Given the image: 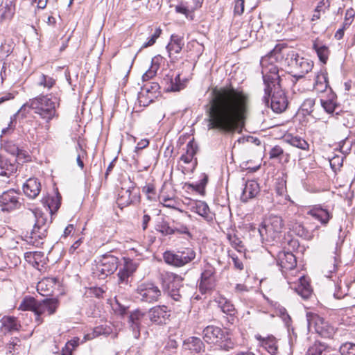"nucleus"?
<instances>
[{
    "instance_id": "obj_46",
    "label": "nucleus",
    "mask_w": 355,
    "mask_h": 355,
    "mask_svg": "<svg viewBox=\"0 0 355 355\" xmlns=\"http://www.w3.org/2000/svg\"><path fill=\"white\" fill-rule=\"evenodd\" d=\"M25 257L33 266L38 268L40 263L42 262L44 258V253L41 252H30L26 253Z\"/></svg>"
},
{
    "instance_id": "obj_24",
    "label": "nucleus",
    "mask_w": 355,
    "mask_h": 355,
    "mask_svg": "<svg viewBox=\"0 0 355 355\" xmlns=\"http://www.w3.org/2000/svg\"><path fill=\"white\" fill-rule=\"evenodd\" d=\"M278 265L283 270H292L296 266V259L295 255L289 252H280L278 254Z\"/></svg>"
},
{
    "instance_id": "obj_17",
    "label": "nucleus",
    "mask_w": 355,
    "mask_h": 355,
    "mask_svg": "<svg viewBox=\"0 0 355 355\" xmlns=\"http://www.w3.org/2000/svg\"><path fill=\"white\" fill-rule=\"evenodd\" d=\"M306 214L318 220L324 226H326L333 217L332 213L321 205L311 207L307 210Z\"/></svg>"
},
{
    "instance_id": "obj_39",
    "label": "nucleus",
    "mask_w": 355,
    "mask_h": 355,
    "mask_svg": "<svg viewBox=\"0 0 355 355\" xmlns=\"http://www.w3.org/2000/svg\"><path fill=\"white\" fill-rule=\"evenodd\" d=\"M60 195L57 193L56 196L51 198H46L42 199L44 204L46 205L51 214L56 211L60 206Z\"/></svg>"
},
{
    "instance_id": "obj_56",
    "label": "nucleus",
    "mask_w": 355,
    "mask_h": 355,
    "mask_svg": "<svg viewBox=\"0 0 355 355\" xmlns=\"http://www.w3.org/2000/svg\"><path fill=\"white\" fill-rule=\"evenodd\" d=\"M117 275L119 277V284L128 285V278L132 275L122 268H120Z\"/></svg>"
},
{
    "instance_id": "obj_64",
    "label": "nucleus",
    "mask_w": 355,
    "mask_h": 355,
    "mask_svg": "<svg viewBox=\"0 0 355 355\" xmlns=\"http://www.w3.org/2000/svg\"><path fill=\"white\" fill-rule=\"evenodd\" d=\"M232 259L235 268L241 270L243 269V264L242 261L234 254H230Z\"/></svg>"
},
{
    "instance_id": "obj_57",
    "label": "nucleus",
    "mask_w": 355,
    "mask_h": 355,
    "mask_svg": "<svg viewBox=\"0 0 355 355\" xmlns=\"http://www.w3.org/2000/svg\"><path fill=\"white\" fill-rule=\"evenodd\" d=\"M161 32L162 31L160 28H157L155 33L149 38L148 42H144L142 44L141 48H147L148 46H153L155 43L156 40L159 37Z\"/></svg>"
},
{
    "instance_id": "obj_51",
    "label": "nucleus",
    "mask_w": 355,
    "mask_h": 355,
    "mask_svg": "<svg viewBox=\"0 0 355 355\" xmlns=\"http://www.w3.org/2000/svg\"><path fill=\"white\" fill-rule=\"evenodd\" d=\"M315 100L313 98L306 99L301 105V110L306 114H310L313 110Z\"/></svg>"
},
{
    "instance_id": "obj_37",
    "label": "nucleus",
    "mask_w": 355,
    "mask_h": 355,
    "mask_svg": "<svg viewBox=\"0 0 355 355\" xmlns=\"http://www.w3.org/2000/svg\"><path fill=\"white\" fill-rule=\"evenodd\" d=\"M290 230H292L296 235L306 240L312 239V234L310 233L304 226L300 223H295L293 225H289Z\"/></svg>"
},
{
    "instance_id": "obj_47",
    "label": "nucleus",
    "mask_w": 355,
    "mask_h": 355,
    "mask_svg": "<svg viewBox=\"0 0 355 355\" xmlns=\"http://www.w3.org/2000/svg\"><path fill=\"white\" fill-rule=\"evenodd\" d=\"M166 306H155L150 311V320L155 322H159L161 318H164L166 313Z\"/></svg>"
},
{
    "instance_id": "obj_42",
    "label": "nucleus",
    "mask_w": 355,
    "mask_h": 355,
    "mask_svg": "<svg viewBox=\"0 0 355 355\" xmlns=\"http://www.w3.org/2000/svg\"><path fill=\"white\" fill-rule=\"evenodd\" d=\"M79 341L80 339L78 337L69 340L62 348L61 355H73V352L79 345Z\"/></svg>"
},
{
    "instance_id": "obj_10",
    "label": "nucleus",
    "mask_w": 355,
    "mask_h": 355,
    "mask_svg": "<svg viewBox=\"0 0 355 355\" xmlns=\"http://www.w3.org/2000/svg\"><path fill=\"white\" fill-rule=\"evenodd\" d=\"M307 324L309 331H315L322 337L329 338L334 334V329L328 322L317 314L308 313Z\"/></svg>"
},
{
    "instance_id": "obj_19",
    "label": "nucleus",
    "mask_w": 355,
    "mask_h": 355,
    "mask_svg": "<svg viewBox=\"0 0 355 355\" xmlns=\"http://www.w3.org/2000/svg\"><path fill=\"white\" fill-rule=\"evenodd\" d=\"M17 170L16 158L0 155V175L9 177Z\"/></svg>"
},
{
    "instance_id": "obj_61",
    "label": "nucleus",
    "mask_w": 355,
    "mask_h": 355,
    "mask_svg": "<svg viewBox=\"0 0 355 355\" xmlns=\"http://www.w3.org/2000/svg\"><path fill=\"white\" fill-rule=\"evenodd\" d=\"M284 150L279 146H274L270 151L269 155L270 159L281 158L284 155Z\"/></svg>"
},
{
    "instance_id": "obj_48",
    "label": "nucleus",
    "mask_w": 355,
    "mask_h": 355,
    "mask_svg": "<svg viewBox=\"0 0 355 355\" xmlns=\"http://www.w3.org/2000/svg\"><path fill=\"white\" fill-rule=\"evenodd\" d=\"M227 239L229 240L231 245L239 252L241 253L244 250V247L242 243L241 240L236 235V234H228Z\"/></svg>"
},
{
    "instance_id": "obj_15",
    "label": "nucleus",
    "mask_w": 355,
    "mask_h": 355,
    "mask_svg": "<svg viewBox=\"0 0 355 355\" xmlns=\"http://www.w3.org/2000/svg\"><path fill=\"white\" fill-rule=\"evenodd\" d=\"M0 207L2 211H10L20 208L19 193L14 189L3 192L0 196Z\"/></svg>"
},
{
    "instance_id": "obj_49",
    "label": "nucleus",
    "mask_w": 355,
    "mask_h": 355,
    "mask_svg": "<svg viewBox=\"0 0 355 355\" xmlns=\"http://www.w3.org/2000/svg\"><path fill=\"white\" fill-rule=\"evenodd\" d=\"M326 347L320 343H315L307 350L306 355H322Z\"/></svg>"
},
{
    "instance_id": "obj_44",
    "label": "nucleus",
    "mask_w": 355,
    "mask_h": 355,
    "mask_svg": "<svg viewBox=\"0 0 355 355\" xmlns=\"http://www.w3.org/2000/svg\"><path fill=\"white\" fill-rule=\"evenodd\" d=\"M156 230L164 236L171 235L175 233V230L169 225V223L162 220L156 225Z\"/></svg>"
},
{
    "instance_id": "obj_45",
    "label": "nucleus",
    "mask_w": 355,
    "mask_h": 355,
    "mask_svg": "<svg viewBox=\"0 0 355 355\" xmlns=\"http://www.w3.org/2000/svg\"><path fill=\"white\" fill-rule=\"evenodd\" d=\"M286 141L291 146L300 148L302 150H306L309 148V144L300 137L291 136L286 138Z\"/></svg>"
},
{
    "instance_id": "obj_53",
    "label": "nucleus",
    "mask_w": 355,
    "mask_h": 355,
    "mask_svg": "<svg viewBox=\"0 0 355 355\" xmlns=\"http://www.w3.org/2000/svg\"><path fill=\"white\" fill-rule=\"evenodd\" d=\"M340 352L342 355H355V344L346 343L341 345Z\"/></svg>"
},
{
    "instance_id": "obj_34",
    "label": "nucleus",
    "mask_w": 355,
    "mask_h": 355,
    "mask_svg": "<svg viewBox=\"0 0 355 355\" xmlns=\"http://www.w3.org/2000/svg\"><path fill=\"white\" fill-rule=\"evenodd\" d=\"M276 198L281 197L280 202H288L289 196L287 194L286 182L280 180L277 182L275 188V193L272 194Z\"/></svg>"
},
{
    "instance_id": "obj_26",
    "label": "nucleus",
    "mask_w": 355,
    "mask_h": 355,
    "mask_svg": "<svg viewBox=\"0 0 355 355\" xmlns=\"http://www.w3.org/2000/svg\"><path fill=\"white\" fill-rule=\"evenodd\" d=\"M259 192V184L254 180H248L245 184L241 196L243 202H247L249 199L254 198Z\"/></svg>"
},
{
    "instance_id": "obj_11",
    "label": "nucleus",
    "mask_w": 355,
    "mask_h": 355,
    "mask_svg": "<svg viewBox=\"0 0 355 355\" xmlns=\"http://www.w3.org/2000/svg\"><path fill=\"white\" fill-rule=\"evenodd\" d=\"M344 240L345 236L339 234L335 242L334 255L327 259L322 264V272L327 277H330L331 274L336 272L338 265L340 262V253Z\"/></svg>"
},
{
    "instance_id": "obj_54",
    "label": "nucleus",
    "mask_w": 355,
    "mask_h": 355,
    "mask_svg": "<svg viewBox=\"0 0 355 355\" xmlns=\"http://www.w3.org/2000/svg\"><path fill=\"white\" fill-rule=\"evenodd\" d=\"M138 263L130 259H124V266L123 268L127 270L131 275L137 270Z\"/></svg>"
},
{
    "instance_id": "obj_4",
    "label": "nucleus",
    "mask_w": 355,
    "mask_h": 355,
    "mask_svg": "<svg viewBox=\"0 0 355 355\" xmlns=\"http://www.w3.org/2000/svg\"><path fill=\"white\" fill-rule=\"evenodd\" d=\"M284 227V223L282 218L270 214L263 221L259 228V232L263 240L270 242L280 238Z\"/></svg>"
},
{
    "instance_id": "obj_58",
    "label": "nucleus",
    "mask_w": 355,
    "mask_h": 355,
    "mask_svg": "<svg viewBox=\"0 0 355 355\" xmlns=\"http://www.w3.org/2000/svg\"><path fill=\"white\" fill-rule=\"evenodd\" d=\"M175 10L177 13L182 14L186 17H188L191 12V10L187 6V3L184 2H181L178 5L175 6Z\"/></svg>"
},
{
    "instance_id": "obj_21",
    "label": "nucleus",
    "mask_w": 355,
    "mask_h": 355,
    "mask_svg": "<svg viewBox=\"0 0 355 355\" xmlns=\"http://www.w3.org/2000/svg\"><path fill=\"white\" fill-rule=\"evenodd\" d=\"M24 194L32 199L35 198L41 191L40 182L35 178H31L23 185Z\"/></svg>"
},
{
    "instance_id": "obj_41",
    "label": "nucleus",
    "mask_w": 355,
    "mask_h": 355,
    "mask_svg": "<svg viewBox=\"0 0 355 355\" xmlns=\"http://www.w3.org/2000/svg\"><path fill=\"white\" fill-rule=\"evenodd\" d=\"M36 83L38 86L50 89L55 84V80L47 75L40 73L37 77Z\"/></svg>"
},
{
    "instance_id": "obj_12",
    "label": "nucleus",
    "mask_w": 355,
    "mask_h": 355,
    "mask_svg": "<svg viewBox=\"0 0 355 355\" xmlns=\"http://www.w3.org/2000/svg\"><path fill=\"white\" fill-rule=\"evenodd\" d=\"M203 340L207 344L220 345L227 340V334L220 327L208 325L202 332Z\"/></svg>"
},
{
    "instance_id": "obj_2",
    "label": "nucleus",
    "mask_w": 355,
    "mask_h": 355,
    "mask_svg": "<svg viewBox=\"0 0 355 355\" xmlns=\"http://www.w3.org/2000/svg\"><path fill=\"white\" fill-rule=\"evenodd\" d=\"M58 103L55 98H53L48 95L39 96L31 99L28 103L23 105L18 112L10 118V123L8 127L3 128L1 131V135L10 134L15 128L14 121L17 115L26 116V112L28 108L34 110V112L38 114L46 123H49L56 116V107Z\"/></svg>"
},
{
    "instance_id": "obj_22",
    "label": "nucleus",
    "mask_w": 355,
    "mask_h": 355,
    "mask_svg": "<svg viewBox=\"0 0 355 355\" xmlns=\"http://www.w3.org/2000/svg\"><path fill=\"white\" fill-rule=\"evenodd\" d=\"M183 347L192 354H199L205 350V345L203 341L200 338L196 336H191L186 339L183 343Z\"/></svg>"
},
{
    "instance_id": "obj_7",
    "label": "nucleus",
    "mask_w": 355,
    "mask_h": 355,
    "mask_svg": "<svg viewBox=\"0 0 355 355\" xmlns=\"http://www.w3.org/2000/svg\"><path fill=\"white\" fill-rule=\"evenodd\" d=\"M286 60L288 64L292 69V72L294 73L293 78H295L296 80L304 78L306 73L311 71L313 66L312 61L300 57L298 53L294 51H291L287 54Z\"/></svg>"
},
{
    "instance_id": "obj_55",
    "label": "nucleus",
    "mask_w": 355,
    "mask_h": 355,
    "mask_svg": "<svg viewBox=\"0 0 355 355\" xmlns=\"http://www.w3.org/2000/svg\"><path fill=\"white\" fill-rule=\"evenodd\" d=\"M159 199L163 202L164 206L170 208L175 207V200L173 198H166V195L164 194L163 191L159 194Z\"/></svg>"
},
{
    "instance_id": "obj_31",
    "label": "nucleus",
    "mask_w": 355,
    "mask_h": 355,
    "mask_svg": "<svg viewBox=\"0 0 355 355\" xmlns=\"http://www.w3.org/2000/svg\"><path fill=\"white\" fill-rule=\"evenodd\" d=\"M328 86L327 73L321 71L315 76L313 89L317 92H323L327 89Z\"/></svg>"
},
{
    "instance_id": "obj_5",
    "label": "nucleus",
    "mask_w": 355,
    "mask_h": 355,
    "mask_svg": "<svg viewBox=\"0 0 355 355\" xmlns=\"http://www.w3.org/2000/svg\"><path fill=\"white\" fill-rule=\"evenodd\" d=\"M35 218V223L31 232L28 243L36 247L43 244V240L47 235L49 225L51 223L48 220L46 214L39 209L31 210Z\"/></svg>"
},
{
    "instance_id": "obj_14",
    "label": "nucleus",
    "mask_w": 355,
    "mask_h": 355,
    "mask_svg": "<svg viewBox=\"0 0 355 355\" xmlns=\"http://www.w3.org/2000/svg\"><path fill=\"white\" fill-rule=\"evenodd\" d=\"M118 268V258L112 254L104 255L96 266L99 278L103 279L114 273Z\"/></svg>"
},
{
    "instance_id": "obj_63",
    "label": "nucleus",
    "mask_w": 355,
    "mask_h": 355,
    "mask_svg": "<svg viewBox=\"0 0 355 355\" xmlns=\"http://www.w3.org/2000/svg\"><path fill=\"white\" fill-rule=\"evenodd\" d=\"M329 0H321L318 3V6H316L315 9L324 13L327 10L329 9Z\"/></svg>"
},
{
    "instance_id": "obj_30",
    "label": "nucleus",
    "mask_w": 355,
    "mask_h": 355,
    "mask_svg": "<svg viewBox=\"0 0 355 355\" xmlns=\"http://www.w3.org/2000/svg\"><path fill=\"white\" fill-rule=\"evenodd\" d=\"M112 332V327L108 324L97 326L92 330V333L84 336L85 340H92L99 336H108Z\"/></svg>"
},
{
    "instance_id": "obj_20",
    "label": "nucleus",
    "mask_w": 355,
    "mask_h": 355,
    "mask_svg": "<svg viewBox=\"0 0 355 355\" xmlns=\"http://www.w3.org/2000/svg\"><path fill=\"white\" fill-rule=\"evenodd\" d=\"M162 84L164 85L166 92H178L184 87V83L180 80V74L175 77L173 75H166L162 80Z\"/></svg>"
},
{
    "instance_id": "obj_3",
    "label": "nucleus",
    "mask_w": 355,
    "mask_h": 355,
    "mask_svg": "<svg viewBox=\"0 0 355 355\" xmlns=\"http://www.w3.org/2000/svg\"><path fill=\"white\" fill-rule=\"evenodd\" d=\"M280 48L276 46L268 54L261 58L260 64L261 74L265 86L264 92L269 94L271 86L281 84V77L279 74V68L276 64L278 59L282 58Z\"/></svg>"
},
{
    "instance_id": "obj_40",
    "label": "nucleus",
    "mask_w": 355,
    "mask_h": 355,
    "mask_svg": "<svg viewBox=\"0 0 355 355\" xmlns=\"http://www.w3.org/2000/svg\"><path fill=\"white\" fill-rule=\"evenodd\" d=\"M159 57H155L152 59L151 66L149 69L143 75L144 81H147L153 78L159 68Z\"/></svg>"
},
{
    "instance_id": "obj_6",
    "label": "nucleus",
    "mask_w": 355,
    "mask_h": 355,
    "mask_svg": "<svg viewBox=\"0 0 355 355\" xmlns=\"http://www.w3.org/2000/svg\"><path fill=\"white\" fill-rule=\"evenodd\" d=\"M196 253L191 248H182L177 252L166 251L163 254L164 261L175 267H182L195 259Z\"/></svg>"
},
{
    "instance_id": "obj_13",
    "label": "nucleus",
    "mask_w": 355,
    "mask_h": 355,
    "mask_svg": "<svg viewBox=\"0 0 355 355\" xmlns=\"http://www.w3.org/2000/svg\"><path fill=\"white\" fill-rule=\"evenodd\" d=\"M59 306V301L55 298H46L42 301H38L37 303L35 311V321L38 324L43 322L41 315H51L54 314Z\"/></svg>"
},
{
    "instance_id": "obj_28",
    "label": "nucleus",
    "mask_w": 355,
    "mask_h": 355,
    "mask_svg": "<svg viewBox=\"0 0 355 355\" xmlns=\"http://www.w3.org/2000/svg\"><path fill=\"white\" fill-rule=\"evenodd\" d=\"M16 0H2L0 5V17L3 19H10L15 10Z\"/></svg>"
},
{
    "instance_id": "obj_16",
    "label": "nucleus",
    "mask_w": 355,
    "mask_h": 355,
    "mask_svg": "<svg viewBox=\"0 0 355 355\" xmlns=\"http://www.w3.org/2000/svg\"><path fill=\"white\" fill-rule=\"evenodd\" d=\"M159 89V85L157 83H150L144 85L138 94L139 104L143 106H147L150 103L153 102L157 96Z\"/></svg>"
},
{
    "instance_id": "obj_25",
    "label": "nucleus",
    "mask_w": 355,
    "mask_h": 355,
    "mask_svg": "<svg viewBox=\"0 0 355 355\" xmlns=\"http://www.w3.org/2000/svg\"><path fill=\"white\" fill-rule=\"evenodd\" d=\"M255 338L269 354L276 355L278 353L277 341L273 336L263 337L261 335H256Z\"/></svg>"
},
{
    "instance_id": "obj_1",
    "label": "nucleus",
    "mask_w": 355,
    "mask_h": 355,
    "mask_svg": "<svg viewBox=\"0 0 355 355\" xmlns=\"http://www.w3.org/2000/svg\"><path fill=\"white\" fill-rule=\"evenodd\" d=\"M250 105V97L243 89L231 85L214 88L205 110L208 129L234 132L244 125Z\"/></svg>"
},
{
    "instance_id": "obj_36",
    "label": "nucleus",
    "mask_w": 355,
    "mask_h": 355,
    "mask_svg": "<svg viewBox=\"0 0 355 355\" xmlns=\"http://www.w3.org/2000/svg\"><path fill=\"white\" fill-rule=\"evenodd\" d=\"M313 48L316 51L319 60L323 64H326L330 53L329 48L318 42H315L313 43Z\"/></svg>"
},
{
    "instance_id": "obj_33",
    "label": "nucleus",
    "mask_w": 355,
    "mask_h": 355,
    "mask_svg": "<svg viewBox=\"0 0 355 355\" xmlns=\"http://www.w3.org/2000/svg\"><path fill=\"white\" fill-rule=\"evenodd\" d=\"M299 281V284L295 288L296 293L304 299L309 298L312 293L310 285L304 277H300Z\"/></svg>"
},
{
    "instance_id": "obj_60",
    "label": "nucleus",
    "mask_w": 355,
    "mask_h": 355,
    "mask_svg": "<svg viewBox=\"0 0 355 355\" xmlns=\"http://www.w3.org/2000/svg\"><path fill=\"white\" fill-rule=\"evenodd\" d=\"M198 147L195 142L192 140L187 144L186 155L193 159L196 154Z\"/></svg>"
},
{
    "instance_id": "obj_23",
    "label": "nucleus",
    "mask_w": 355,
    "mask_h": 355,
    "mask_svg": "<svg viewBox=\"0 0 355 355\" xmlns=\"http://www.w3.org/2000/svg\"><path fill=\"white\" fill-rule=\"evenodd\" d=\"M145 314L139 310L132 312L129 315V323L135 338L140 336V325L144 320Z\"/></svg>"
},
{
    "instance_id": "obj_29",
    "label": "nucleus",
    "mask_w": 355,
    "mask_h": 355,
    "mask_svg": "<svg viewBox=\"0 0 355 355\" xmlns=\"http://www.w3.org/2000/svg\"><path fill=\"white\" fill-rule=\"evenodd\" d=\"M2 331L4 332L12 333L17 331L21 327V324L15 317L6 316L1 319Z\"/></svg>"
},
{
    "instance_id": "obj_50",
    "label": "nucleus",
    "mask_w": 355,
    "mask_h": 355,
    "mask_svg": "<svg viewBox=\"0 0 355 355\" xmlns=\"http://www.w3.org/2000/svg\"><path fill=\"white\" fill-rule=\"evenodd\" d=\"M352 141L347 137L339 142V149L343 154H348L351 151Z\"/></svg>"
},
{
    "instance_id": "obj_32",
    "label": "nucleus",
    "mask_w": 355,
    "mask_h": 355,
    "mask_svg": "<svg viewBox=\"0 0 355 355\" xmlns=\"http://www.w3.org/2000/svg\"><path fill=\"white\" fill-rule=\"evenodd\" d=\"M183 46L184 42L182 41V37L178 35H172L171 37V41L166 46V49L169 55H171L173 53H179Z\"/></svg>"
},
{
    "instance_id": "obj_52",
    "label": "nucleus",
    "mask_w": 355,
    "mask_h": 355,
    "mask_svg": "<svg viewBox=\"0 0 355 355\" xmlns=\"http://www.w3.org/2000/svg\"><path fill=\"white\" fill-rule=\"evenodd\" d=\"M321 105H322V107L324 109V110L329 114H331V113L334 112L336 109L338 107L336 103L332 99H330V100L321 99Z\"/></svg>"
},
{
    "instance_id": "obj_35",
    "label": "nucleus",
    "mask_w": 355,
    "mask_h": 355,
    "mask_svg": "<svg viewBox=\"0 0 355 355\" xmlns=\"http://www.w3.org/2000/svg\"><path fill=\"white\" fill-rule=\"evenodd\" d=\"M216 302L218 304V307L221 309V311L223 313L228 314L230 315H232L234 314V306L229 300L223 296H220L216 298Z\"/></svg>"
},
{
    "instance_id": "obj_9",
    "label": "nucleus",
    "mask_w": 355,
    "mask_h": 355,
    "mask_svg": "<svg viewBox=\"0 0 355 355\" xmlns=\"http://www.w3.org/2000/svg\"><path fill=\"white\" fill-rule=\"evenodd\" d=\"M161 295V290L152 282L141 283L135 291V297L141 302L146 303L157 302Z\"/></svg>"
},
{
    "instance_id": "obj_59",
    "label": "nucleus",
    "mask_w": 355,
    "mask_h": 355,
    "mask_svg": "<svg viewBox=\"0 0 355 355\" xmlns=\"http://www.w3.org/2000/svg\"><path fill=\"white\" fill-rule=\"evenodd\" d=\"M143 192H144L146 195L148 199L150 200H154L156 197V192L155 189L153 184H148L143 187L142 189Z\"/></svg>"
},
{
    "instance_id": "obj_43",
    "label": "nucleus",
    "mask_w": 355,
    "mask_h": 355,
    "mask_svg": "<svg viewBox=\"0 0 355 355\" xmlns=\"http://www.w3.org/2000/svg\"><path fill=\"white\" fill-rule=\"evenodd\" d=\"M130 189H122L118 194L117 202L120 206H127L132 202Z\"/></svg>"
},
{
    "instance_id": "obj_8",
    "label": "nucleus",
    "mask_w": 355,
    "mask_h": 355,
    "mask_svg": "<svg viewBox=\"0 0 355 355\" xmlns=\"http://www.w3.org/2000/svg\"><path fill=\"white\" fill-rule=\"evenodd\" d=\"M270 99V106L272 110L277 112H284L288 106V100L284 92L282 89L281 84L271 86V90L269 94H265L263 97V101L266 105H268Z\"/></svg>"
},
{
    "instance_id": "obj_38",
    "label": "nucleus",
    "mask_w": 355,
    "mask_h": 355,
    "mask_svg": "<svg viewBox=\"0 0 355 355\" xmlns=\"http://www.w3.org/2000/svg\"><path fill=\"white\" fill-rule=\"evenodd\" d=\"M37 300L32 297H26L21 302L18 309L21 311H31L35 314Z\"/></svg>"
},
{
    "instance_id": "obj_27",
    "label": "nucleus",
    "mask_w": 355,
    "mask_h": 355,
    "mask_svg": "<svg viewBox=\"0 0 355 355\" xmlns=\"http://www.w3.org/2000/svg\"><path fill=\"white\" fill-rule=\"evenodd\" d=\"M192 211L197 213L200 216L203 217L206 220L211 221L213 219V216L209 206L204 201H196L192 205Z\"/></svg>"
},
{
    "instance_id": "obj_18",
    "label": "nucleus",
    "mask_w": 355,
    "mask_h": 355,
    "mask_svg": "<svg viewBox=\"0 0 355 355\" xmlns=\"http://www.w3.org/2000/svg\"><path fill=\"white\" fill-rule=\"evenodd\" d=\"M214 274L215 268L211 265L207 263L201 274V279L199 284V289L201 293H205L206 290L210 289L213 286Z\"/></svg>"
},
{
    "instance_id": "obj_62",
    "label": "nucleus",
    "mask_w": 355,
    "mask_h": 355,
    "mask_svg": "<svg viewBox=\"0 0 355 355\" xmlns=\"http://www.w3.org/2000/svg\"><path fill=\"white\" fill-rule=\"evenodd\" d=\"M245 0H236L234 2V12L235 15H241L244 12Z\"/></svg>"
}]
</instances>
